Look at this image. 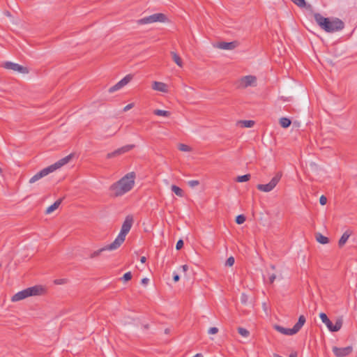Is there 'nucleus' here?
<instances>
[{
  "mask_svg": "<svg viewBox=\"0 0 357 357\" xmlns=\"http://www.w3.org/2000/svg\"><path fill=\"white\" fill-rule=\"evenodd\" d=\"M350 235H351V233L349 232L348 231H345L342 234V236H341V238H340L339 242H338V245L340 247H342L346 243V242L347 241Z\"/></svg>",
  "mask_w": 357,
  "mask_h": 357,
  "instance_id": "412c9836",
  "label": "nucleus"
},
{
  "mask_svg": "<svg viewBox=\"0 0 357 357\" xmlns=\"http://www.w3.org/2000/svg\"><path fill=\"white\" fill-rule=\"evenodd\" d=\"M238 124L243 128H252L255 125V121L252 120L240 121Z\"/></svg>",
  "mask_w": 357,
  "mask_h": 357,
  "instance_id": "5701e85b",
  "label": "nucleus"
},
{
  "mask_svg": "<svg viewBox=\"0 0 357 357\" xmlns=\"http://www.w3.org/2000/svg\"><path fill=\"white\" fill-rule=\"evenodd\" d=\"M153 114L156 116H165V117H168L171 114L169 111L162 110V109H155L153 111Z\"/></svg>",
  "mask_w": 357,
  "mask_h": 357,
  "instance_id": "393cba45",
  "label": "nucleus"
},
{
  "mask_svg": "<svg viewBox=\"0 0 357 357\" xmlns=\"http://www.w3.org/2000/svg\"><path fill=\"white\" fill-rule=\"evenodd\" d=\"M61 202H62V199H59L56 200L53 204L50 206L46 209V213L50 214V213H52L54 211H55L56 209H57L59 208V206H60V204H61Z\"/></svg>",
  "mask_w": 357,
  "mask_h": 357,
  "instance_id": "6ab92c4d",
  "label": "nucleus"
},
{
  "mask_svg": "<svg viewBox=\"0 0 357 357\" xmlns=\"http://www.w3.org/2000/svg\"><path fill=\"white\" fill-rule=\"evenodd\" d=\"M248 301V296L245 294H242L241 296V301L243 304H246Z\"/></svg>",
  "mask_w": 357,
  "mask_h": 357,
  "instance_id": "f704fd0d",
  "label": "nucleus"
},
{
  "mask_svg": "<svg viewBox=\"0 0 357 357\" xmlns=\"http://www.w3.org/2000/svg\"><path fill=\"white\" fill-rule=\"evenodd\" d=\"M146 261V258L145 257H142L141 259H140V261L142 263H145Z\"/></svg>",
  "mask_w": 357,
  "mask_h": 357,
  "instance_id": "c03bdc74",
  "label": "nucleus"
},
{
  "mask_svg": "<svg viewBox=\"0 0 357 357\" xmlns=\"http://www.w3.org/2000/svg\"><path fill=\"white\" fill-rule=\"evenodd\" d=\"M291 1L300 8H304L306 6V2L305 0H291Z\"/></svg>",
  "mask_w": 357,
  "mask_h": 357,
  "instance_id": "c756f323",
  "label": "nucleus"
},
{
  "mask_svg": "<svg viewBox=\"0 0 357 357\" xmlns=\"http://www.w3.org/2000/svg\"><path fill=\"white\" fill-rule=\"evenodd\" d=\"M353 348L351 346L346 347H333V352L337 357H345L352 352Z\"/></svg>",
  "mask_w": 357,
  "mask_h": 357,
  "instance_id": "f8f14e48",
  "label": "nucleus"
},
{
  "mask_svg": "<svg viewBox=\"0 0 357 357\" xmlns=\"http://www.w3.org/2000/svg\"><path fill=\"white\" fill-rule=\"evenodd\" d=\"M238 332L241 336L244 337H248L250 335V332L247 329L242 327L238 328Z\"/></svg>",
  "mask_w": 357,
  "mask_h": 357,
  "instance_id": "bb28decb",
  "label": "nucleus"
},
{
  "mask_svg": "<svg viewBox=\"0 0 357 357\" xmlns=\"http://www.w3.org/2000/svg\"><path fill=\"white\" fill-rule=\"evenodd\" d=\"M315 238L316 240L321 244H326L329 242L328 238L326 236H323L320 233H317L315 234Z\"/></svg>",
  "mask_w": 357,
  "mask_h": 357,
  "instance_id": "4be33fe9",
  "label": "nucleus"
},
{
  "mask_svg": "<svg viewBox=\"0 0 357 357\" xmlns=\"http://www.w3.org/2000/svg\"><path fill=\"white\" fill-rule=\"evenodd\" d=\"M134 146H135V145H133V144H128V145L123 146L111 153H108L107 154V158L109 159V158L117 157L122 154H124V153L130 151V150H132L134 148Z\"/></svg>",
  "mask_w": 357,
  "mask_h": 357,
  "instance_id": "9b49d317",
  "label": "nucleus"
},
{
  "mask_svg": "<svg viewBox=\"0 0 357 357\" xmlns=\"http://www.w3.org/2000/svg\"><path fill=\"white\" fill-rule=\"evenodd\" d=\"M52 169L48 166L47 167H45L40 170L39 172L36 173L34 176H33L29 179V183H33L36 182L37 181L40 180V178H43L44 176H46L49 174L52 173Z\"/></svg>",
  "mask_w": 357,
  "mask_h": 357,
  "instance_id": "4468645a",
  "label": "nucleus"
},
{
  "mask_svg": "<svg viewBox=\"0 0 357 357\" xmlns=\"http://www.w3.org/2000/svg\"><path fill=\"white\" fill-rule=\"evenodd\" d=\"M291 123V121L288 118L282 117L280 119V124L284 128H287L289 127Z\"/></svg>",
  "mask_w": 357,
  "mask_h": 357,
  "instance_id": "b1692460",
  "label": "nucleus"
},
{
  "mask_svg": "<svg viewBox=\"0 0 357 357\" xmlns=\"http://www.w3.org/2000/svg\"><path fill=\"white\" fill-rule=\"evenodd\" d=\"M178 149L179 151L183 152H189L191 151V148L189 146L184 144H179Z\"/></svg>",
  "mask_w": 357,
  "mask_h": 357,
  "instance_id": "c85d7f7f",
  "label": "nucleus"
},
{
  "mask_svg": "<svg viewBox=\"0 0 357 357\" xmlns=\"http://www.w3.org/2000/svg\"><path fill=\"white\" fill-rule=\"evenodd\" d=\"M56 284H61L63 283V280H56L54 282Z\"/></svg>",
  "mask_w": 357,
  "mask_h": 357,
  "instance_id": "a18cd8bd",
  "label": "nucleus"
},
{
  "mask_svg": "<svg viewBox=\"0 0 357 357\" xmlns=\"http://www.w3.org/2000/svg\"><path fill=\"white\" fill-rule=\"evenodd\" d=\"M111 246V244L109 245H107L98 250H96L94 251L93 252H92L91 255H90V258H95V257H98L102 252L104 251H106V250H116V248H110Z\"/></svg>",
  "mask_w": 357,
  "mask_h": 357,
  "instance_id": "a211bd4d",
  "label": "nucleus"
},
{
  "mask_svg": "<svg viewBox=\"0 0 357 357\" xmlns=\"http://www.w3.org/2000/svg\"><path fill=\"white\" fill-rule=\"evenodd\" d=\"M218 328L216 327H211L208 329V333L209 334H213V335L218 333Z\"/></svg>",
  "mask_w": 357,
  "mask_h": 357,
  "instance_id": "e433bc0d",
  "label": "nucleus"
},
{
  "mask_svg": "<svg viewBox=\"0 0 357 357\" xmlns=\"http://www.w3.org/2000/svg\"><path fill=\"white\" fill-rule=\"evenodd\" d=\"M276 278V275L275 274H272L269 276V282L270 283H273V282L275 281Z\"/></svg>",
  "mask_w": 357,
  "mask_h": 357,
  "instance_id": "ea45409f",
  "label": "nucleus"
},
{
  "mask_svg": "<svg viewBox=\"0 0 357 357\" xmlns=\"http://www.w3.org/2000/svg\"><path fill=\"white\" fill-rule=\"evenodd\" d=\"M40 290L41 289L37 286L25 289L14 294L11 298V301L13 302H17L29 296L38 295Z\"/></svg>",
  "mask_w": 357,
  "mask_h": 357,
  "instance_id": "39448f33",
  "label": "nucleus"
},
{
  "mask_svg": "<svg viewBox=\"0 0 357 357\" xmlns=\"http://www.w3.org/2000/svg\"><path fill=\"white\" fill-rule=\"evenodd\" d=\"M282 177V173L278 172L267 184H258L257 188L261 192H268L273 190L279 183Z\"/></svg>",
  "mask_w": 357,
  "mask_h": 357,
  "instance_id": "6e6552de",
  "label": "nucleus"
},
{
  "mask_svg": "<svg viewBox=\"0 0 357 357\" xmlns=\"http://www.w3.org/2000/svg\"><path fill=\"white\" fill-rule=\"evenodd\" d=\"M188 184L190 187L194 188L199 185V181L197 180H191L188 182Z\"/></svg>",
  "mask_w": 357,
  "mask_h": 357,
  "instance_id": "473e14b6",
  "label": "nucleus"
},
{
  "mask_svg": "<svg viewBox=\"0 0 357 357\" xmlns=\"http://www.w3.org/2000/svg\"><path fill=\"white\" fill-rule=\"evenodd\" d=\"M152 89L160 92L167 93L168 86L164 82L155 81L152 84Z\"/></svg>",
  "mask_w": 357,
  "mask_h": 357,
  "instance_id": "f3484780",
  "label": "nucleus"
},
{
  "mask_svg": "<svg viewBox=\"0 0 357 357\" xmlns=\"http://www.w3.org/2000/svg\"><path fill=\"white\" fill-rule=\"evenodd\" d=\"M179 275L178 274H174V278H173V280L174 282H178L179 280Z\"/></svg>",
  "mask_w": 357,
  "mask_h": 357,
  "instance_id": "37998d69",
  "label": "nucleus"
},
{
  "mask_svg": "<svg viewBox=\"0 0 357 357\" xmlns=\"http://www.w3.org/2000/svg\"><path fill=\"white\" fill-rule=\"evenodd\" d=\"M1 267V264H0V268Z\"/></svg>",
  "mask_w": 357,
  "mask_h": 357,
  "instance_id": "09e8293b",
  "label": "nucleus"
},
{
  "mask_svg": "<svg viewBox=\"0 0 357 357\" xmlns=\"http://www.w3.org/2000/svg\"><path fill=\"white\" fill-rule=\"evenodd\" d=\"M319 202L321 205H325L327 202V198L324 195H321L319 199Z\"/></svg>",
  "mask_w": 357,
  "mask_h": 357,
  "instance_id": "4c0bfd02",
  "label": "nucleus"
},
{
  "mask_svg": "<svg viewBox=\"0 0 357 357\" xmlns=\"http://www.w3.org/2000/svg\"><path fill=\"white\" fill-rule=\"evenodd\" d=\"M314 18L317 24L326 32L333 33L344 29V22L338 18L331 20L320 13H314Z\"/></svg>",
  "mask_w": 357,
  "mask_h": 357,
  "instance_id": "f03ea898",
  "label": "nucleus"
},
{
  "mask_svg": "<svg viewBox=\"0 0 357 357\" xmlns=\"http://www.w3.org/2000/svg\"><path fill=\"white\" fill-rule=\"evenodd\" d=\"M306 321L304 315H301L298 318L297 323L292 328H286L279 325H275L274 328L280 333L286 335H292L297 333Z\"/></svg>",
  "mask_w": 357,
  "mask_h": 357,
  "instance_id": "20e7f679",
  "label": "nucleus"
},
{
  "mask_svg": "<svg viewBox=\"0 0 357 357\" xmlns=\"http://www.w3.org/2000/svg\"><path fill=\"white\" fill-rule=\"evenodd\" d=\"M183 240H181V239L178 240L177 241V243H176V250H178L181 249L183 248Z\"/></svg>",
  "mask_w": 357,
  "mask_h": 357,
  "instance_id": "c9c22d12",
  "label": "nucleus"
},
{
  "mask_svg": "<svg viewBox=\"0 0 357 357\" xmlns=\"http://www.w3.org/2000/svg\"><path fill=\"white\" fill-rule=\"evenodd\" d=\"M171 55L173 61L179 67H183V61L179 55L175 52H171Z\"/></svg>",
  "mask_w": 357,
  "mask_h": 357,
  "instance_id": "aec40b11",
  "label": "nucleus"
},
{
  "mask_svg": "<svg viewBox=\"0 0 357 357\" xmlns=\"http://www.w3.org/2000/svg\"><path fill=\"white\" fill-rule=\"evenodd\" d=\"M167 20L165 15L163 13H155L151 15L144 17L142 19L137 20V23L138 24H151L154 22H165Z\"/></svg>",
  "mask_w": 357,
  "mask_h": 357,
  "instance_id": "423d86ee",
  "label": "nucleus"
},
{
  "mask_svg": "<svg viewBox=\"0 0 357 357\" xmlns=\"http://www.w3.org/2000/svg\"><path fill=\"white\" fill-rule=\"evenodd\" d=\"M1 172H2V169H1V168L0 167V174L1 173Z\"/></svg>",
  "mask_w": 357,
  "mask_h": 357,
  "instance_id": "de8ad7c7",
  "label": "nucleus"
},
{
  "mask_svg": "<svg viewBox=\"0 0 357 357\" xmlns=\"http://www.w3.org/2000/svg\"><path fill=\"white\" fill-rule=\"evenodd\" d=\"M319 317L322 322L326 324L328 330L331 332H337L340 331L342 326L343 321L342 319H337L335 324H333L325 313L321 312Z\"/></svg>",
  "mask_w": 357,
  "mask_h": 357,
  "instance_id": "0eeeda50",
  "label": "nucleus"
},
{
  "mask_svg": "<svg viewBox=\"0 0 357 357\" xmlns=\"http://www.w3.org/2000/svg\"><path fill=\"white\" fill-rule=\"evenodd\" d=\"M133 78V75L128 74L125 76L122 79L118 82L115 85L109 89V93H113L116 91L121 89L122 87L128 84Z\"/></svg>",
  "mask_w": 357,
  "mask_h": 357,
  "instance_id": "9d476101",
  "label": "nucleus"
},
{
  "mask_svg": "<svg viewBox=\"0 0 357 357\" xmlns=\"http://www.w3.org/2000/svg\"><path fill=\"white\" fill-rule=\"evenodd\" d=\"M271 268L273 270H274V269L275 268V265H271Z\"/></svg>",
  "mask_w": 357,
  "mask_h": 357,
  "instance_id": "49530a36",
  "label": "nucleus"
},
{
  "mask_svg": "<svg viewBox=\"0 0 357 357\" xmlns=\"http://www.w3.org/2000/svg\"><path fill=\"white\" fill-rule=\"evenodd\" d=\"M149 281V280L148 278H144L142 280L141 282L142 284L146 285L148 284Z\"/></svg>",
  "mask_w": 357,
  "mask_h": 357,
  "instance_id": "79ce46f5",
  "label": "nucleus"
},
{
  "mask_svg": "<svg viewBox=\"0 0 357 357\" xmlns=\"http://www.w3.org/2000/svg\"><path fill=\"white\" fill-rule=\"evenodd\" d=\"M133 222L134 220L132 215H129L126 217V219L121 226V231L115 240L111 243L110 248H119L121 245L126 239V235L130 231Z\"/></svg>",
  "mask_w": 357,
  "mask_h": 357,
  "instance_id": "7ed1b4c3",
  "label": "nucleus"
},
{
  "mask_svg": "<svg viewBox=\"0 0 357 357\" xmlns=\"http://www.w3.org/2000/svg\"><path fill=\"white\" fill-rule=\"evenodd\" d=\"M257 82V78L254 75H246L242 77L235 83L236 88L245 89L248 86H255Z\"/></svg>",
  "mask_w": 357,
  "mask_h": 357,
  "instance_id": "1a4fd4ad",
  "label": "nucleus"
},
{
  "mask_svg": "<svg viewBox=\"0 0 357 357\" xmlns=\"http://www.w3.org/2000/svg\"><path fill=\"white\" fill-rule=\"evenodd\" d=\"M181 269L182 270V271L184 273H185L188 271V265H185V264L183 265V266H181Z\"/></svg>",
  "mask_w": 357,
  "mask_h": 357,
  "instance_id": "a19ab883",
  "label": "nucleus"
},
{
  "mask_svg": "<svg viewBox=\"0 0 357 357\" xmlns=\"http://www.w3.org/2000/svg\"><path fill=\"white\" fill-rule=\"evenodd\" d=\"M131 278H132L131 273L127 272L123 275L122 280H123L124 281H128V280H131Z\"/></svg>",
  "mask_w": 357,
  "mask_h": 357,
  "instance_id": "72a5a7b5",
  "label": "nucleus"
},
{
  "mask_svg": "<svg viewBox=\"0 0 357 357\" xmlns=\"http://www.w3.org/2000/svg\"><path fill=\"white\" fill-rule=\"evenodd\" d=\"M135 173L133 172L126 174L119 181L113 183L109 190L114 197H120L132 189L135 185Z\"/></svg>",
  "mask_w": 357,
  "mask_h": 357,
  "instance_id": "f257e3e1",
  "label": "nucleus"
},
{
  "mask_svg": "<svg viewBox=\"0 0 357 357\" xmlns=\"http://www.w3.org/2000/svg\"><path fill=\"white\" fill-rule=\"evenodd\" d=\"M246 218L244 215H238L236 218V222L238 225H241L245 222Z\"/></svg>",
  "mask_w": 357,
  "mask_h": 357,
  "instance_id": "7c9ffc66",
  "label": "nucleus"
},
{
  "mask_svg": "<svg viewBox=\"0 0 357 357\" xmlns=\"http://www.w3.org/2000/svg\"><path fill=\"white\" fill-rule=\"evenodd\" d=\"M72 159V155L70 154L61 159H60L59 160H58L56 162H55L54 164L53 165H50V168L52 169V172H54L55 170H56L57 169L61 167L62 166H63L64 165L67 164L68 162H69V161Z\"/></svg>",
  "mask_w": 357,
  "mask_h": 357,
  "instance_id": "2eb2a0df",
  "label": "nucleus"
},
{
  "mask_svg": "<svg viewBox=\"0 0 357 357\" xmlns=\"http://www.w3.org/2000/svg\"><path fill=\"white\" fill-rule=\"evenodd\" d=\"M133 107H134V104H133V103H130V104L127 105L123 108V111H124V112L128 111L129 109H132Z\"/></svg>",
  "mask_w": 357,
  "mask_h": 357,
  "instance_id": "58836bf2",
  "label": "nucleus"
},
{
  "mask_svg": "<svg viewBox=\"0 0 357 357\" xmlns=\"http://www.w3.org/2000/svg\"><path fill=\"white\" fill-rule=\"evenodd\" d=\"M3 66L6 69L17 71L22 73H26L28 72L26 68L10 61L5 62L3 64Z\"/></svg>",
  "mask_w": 357,
  "mask_h": 357,
  "instance_id": "ddd939ff",
  "label": "nucleus"
},
{
  "mask_svg": "<svg viewBox=\"0 0 357 357\" xmlns=\"http://www.w3.org/2000/svg\"><path fill=\"white\" fill-rule=\"evenodd\" d=\"M171 188H172V192H174L177 196H179V197L183 196V192L182 189L180 188L179 187H178L175 185H172Z\"/></svg>",
  "mask_w": 357,
  "mask_h": 357,
  "instance_id": "a878e982",
  "label": "nucleus"
},
{
  "mask_svg": "<svg viewBox=\"0 0 357 357\" xmlns=\"http://www.w3.org/2000/svg\"><path fill=\"white\" fill-rule=\"evenodd\" d=\"M250 178V174H248L238 176L236 178V181L241 182V183L245 182V181H249Z\"/></svg>",
  "mask_w": 357,
  "mask_h": 357,
  "instance_id": "cd10ccee",
  "label": "nucleus"
},
{
  "mask_svg": "<svg viewBox=\"0 0 357 357\" xmlns=\"http://www.w3.org/2000/svg\"><path fill=\"white\" fill-rule=\"evenodd\" d=\"M238 46V42L232 41V42H220L217 45V47L221 50H231L235 49Z\"/></svg>",
  "mask_w": 357,
  "mask_h": 357,
  "instance_id": "dca6fc26",
  "label": "nucleus"
},
{
  "mask_svg": "<svg viewBox=\"0 0 357 357\" xmlns=\"http://www.w3.org/2000/svg\"><path fill=\"white\" fill-rule=\"evenodd\" d=\"M234 261H235L234 258L233 257H229L225 262V266H232L234 264Z\"/></svg>",
  "mask_w": 357,
  "mask_h": 357,
  "instance_id": "2f4dec72",
  "label": "nucleus"
}]
</instances>
